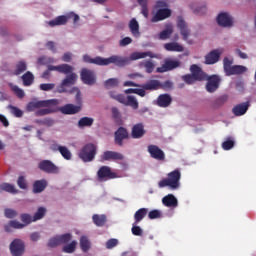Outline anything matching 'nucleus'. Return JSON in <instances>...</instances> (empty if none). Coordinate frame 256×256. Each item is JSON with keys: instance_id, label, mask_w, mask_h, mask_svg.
<instances>
[{"instance_id": "obj_52", "label": "nucleus", "mask_w": 256, "mask_h": 256, "mask_svg": "<svg viewBox=\"0 0 256 256\" xmlns=\"http://www.w3.org/2000/svg\"><path fill=\"white\" fill-rule=\"evenodd\" d=\"M132 235H135L136 237H143V229L138 226V224H135V222L132 224Z\"/></svg>"}, {"instance_id": "obj_12", "label": "nucleus", "mask_w": 256, "mask_h": 256, "mask_svg": "<svg viewBox=\"0 0 256 256\" xmlns=\"http://www.w3.org/2000/svg\"><path fill=\"white\" fill-rule=\"evenodd\" d=\"M181 65L179 60H166L161 67L156 69L157 73H167V71H173V69H177Z\"/></svg>"}, {"instance_id": "obj_35", "label": "nucleus", "mask_w": 256, "mask_h": 256, "mask_svg": "<svg viewBox=\"0 0 256 256\" xmlns=\"http://www.w3.org/2000/svg\"><path fill=\"white\" fill-rule=\"evenodd\" d=\"M22 81L25 87H29L33 85V82L35 81V76H33V73L28 71L22 76Z\"/></svg>"}, {"instance_id": "obj_39", "label": "nucleus", "mask_w": 256, "mask_h": 256, "mask_svg": "<svg viewBox=\"0 0 256 256\" xmlns=\"http://www.w3.org/2000/svg\"><path fill=\"white\" fill-rule=\"evenodd\" d=\"M80 247L84 253H87L91 249V242L87 236H81L80 238Z\"/></svg>"}, {"instance_id": "obj_8", "label": "nucleus", "mask_w": 256, "mask_h": 256, "mask_svg": "<svg viewBox=\"0 0 256 256\" xmlns=\"http://www.w3.org/2000/svg\"><path fill=\"white\" fill-rule=\"evenodd\" d=\"M81 81L85 85H95L97 81V76H95V72L91 69L82 68L80 72Z\"/></svg>"}, {"instance_id": "obj_10", "label": "nucleus", "mask_w": 256, "mask_h": 256, "mask_svg": "<svg viewBox=\"0 0 256 256\" xmlns=\"http://www.w3.org/2000/svg\"><path fill=\"white\" fill-rule=\"evenodd\" d=\"M148 153L152 159L156 161H164L165 160V152L159 148L157 145H149L147 148Z\"/></svg>"}, {"instance_id": "obj_48", "label": "nucleus", "mask_w": 256, "mask_h": 256, "mask_svg": "<svg viewBox=\"0 0 256 256\" xmlns=\"http://www.w3.org/2000/svg\"><path fill=\"white\" fill-rule=\"evenodd\" d=\"M7 109H9L11 115H14V117H23V112L17 106L8 105Z\"/></svg>"}, {"instance_id": "obj_17", "label": "nucleus", "mask_w": 256, "mask_h": 256, "mask_svg": "<svg viewBox=\"0 0 256 256\" xmlns=\"http://www.w3.org/2000/svg\"><path fill=\"white\" fill-rule=\"evenodd\" d=\"M146 133L145 125H143V123H137L132 127L131 137L132 139H142V137H145Z\"/></svg>"}, {"instance_id": "obj_45", "label": "nucleus", "mask_w": 256, "mask_h": 256, "mask_svg": "<svg viewBox=\"0 0 256 256\" xmlns=\"http://www.w3.org/2000/svg\"><path fill=\"white\" fill-rule=\"evenodd\" d=\"M45 213H47V209L45 207H39L36 213L33 216V221H39L45 217Z\"/></svg>"}, {"instance_id": "obj_24", "label": "nucleus", "mask_w": 256, "mask_h": 256, "mask_svg": "<svg viewBox=\"0 0 256 256\" xmlns=\"http://www.w3.org/2000/svg\"><path fill=\"white\" fill-rule=\"evenodd\" d=\"M47 189V180H36L33 183V193H43Z\"/></svg>"}, {"instance_id": "obj_15", "label": "nucleus", "mask_w": 256, "mask_h": 256, "mask_svg": "<svg viewBox=\"0 0 256 256\" xmlns=\"http://www.w3.org/2000/svg\"><path fill=\"white\" fill-rule=\"evenodd\" d=\"M222 54H223V50H220V49L212 50L210 53H208L205 56L206 65H215V63L219 61Z\"/></svg>"}, {"instance_id": "obj_62", "label": "nucleus", "mask_w": 256, "mask_h": 256, "mask_svg": "<svg viewBox=\"0 0 256 256\" xmlns=\"http://www.w3.org/2000/svg\"><path fill=\"white\" fill-rule=\"evenodd\" d=\"M149 219H161V211L159 210H151L148 213Z\"/></svg>"}, {"instance_id": "obj_61", "label": "nucleus", "mask_w": 256, "mask_h": 256, "mask_svg": "<svg viewBox=\"0 0 256 256\" xmlns=\"http://www.w3.org/2000/svg\"><path fill=\"white\" fill-rule=\"evenodd\" d=\"M69 93H76V103H78V105H81V91L79 90V88L74 87L69 91Z\"/></svg>"}, {"instance_id": "obj_59", "label": "nucleus", "mask_w": 256, "mask_h": 256, "mask_svg": "<svg viewBox=\"0 0 256 256\" xmlns=\"http://www.w3.org/2000/svg\"><path fill=\"white\" fill-rule=\"evenodd\" d=\"M182 80L184 81V83H187V85H193V83L197 81L193 74H186L182 76Z\"/></svg>"}, {"instance_id": "obj_34", "label": "nucleus", "mask_w": 256, "mask_h": 256, "mask_svg": "<svg viewBox=\"0 0 256 256\" xmlns=\"http://www.w3.org/2000/svg\"><path fill=\"white\" fill-rule=\"evenodd\" d=\"M2 191H6V193H11L12 195H17L19 193V190L15 188V185L10 183H2L0 184V193Z\"/></svg>"}, {"instance_id": "obj_60", "label": "nucleus", "mask_w": 256, "mask_h": 256, "mask_svg": "<svg viewBox=\"0 0 256 256\" xmlns=\"http://www.w3.org/2000/svg\"><path fill=\"white\" fill-rule=\"evenodd\" d=\"M17 185H18L19 189H27V179H25V176L18 177Z\"/></svg>"}, {"instance_id": "obj_40", "label": "nucleus", "mask_w": 256, "mask_h": 256, "mask_svg": "<svg viewBox=\"0 0 256 256\" xmlns=\"http://www.w3.org/2000/svg\"><path fill=\"white\" fill-rule=\"evenodd\" d=\"M27 71V63L25 61H19L16 64V69L14 70L13 75H21L22 73H25Z\"/></svg>"}, {"instance_id": "obj_38", "label": "nucleus", "mask_w": 256, "mask_h": 256, "mask_svg": "<svg viewBox=\"0 0 256 256\" xmlns=\"http://www.w3.org/2000/svg\"><path fill=\"white\" fill-rule=\"evenodd\" d=\"M122 105H128L129 107H132V109H139V102H137L135 96H128L125 98V103H122Z\"/></svg>"}, {"instance_id": "obj_20", "label": "nucleus", "mask_w": 256, "mask_h": 256, "mask_svg": "<svg viewBox=\"0 0 256 256\" xmlns=\"http://www.w3.org/2000/svg\"><path fill=\"white\" fill-rule=\"evenodd\" d=\"M247 111H249V102L240 103L232 109V113L235 117H241L242 115H245Z\"/></svg>"}, {"instance_id": "obj_21", "label": "nucleus", "mask_w": 256, "mask_h": 256, "mask_svg": "<svg viewBox=\"0 0 256 256\" xmlns=\"http://www.w3.org/2000/svg\"><path fill=\"white\" fill-rule=\"evenodd\" d=\"M167 17H171V10L167 8L159 9L156 15L152 17V23L163 21V19H167Z\"/></svg>"}, {"instance_id": "obj_58", "label": "nucleus", "mask_w": 256, "mask_h": 256, "mask_svg": "<svg viewBox=\"0 0 256 256\" xmlns=\"http://www.w3.org/2000/svg\"><path fill=\"white\" fill-rule=\"evenodd\" d=\"M71 237L72 236L70 233L59 235L58 239L60 240V245H65V243H69L71 241Z\"/></svg>"}, {"instance_id": "obj_16", "label": "nucleus", "mask_w": 256, "mask_h": 256, "mask_svg": "<svg viewBox=\"0 0 256 256\" xmlns=\"http://www.w3.org/2000/svg\"><path fill=\"white\" fill-rule=\"evenodd\" d=\"M217 23L220 27H233V18L227 12H222L217 17Z\"/></svg>"}, {"instance_id": "obj_14", "label": "nucleus", "mask_w": 256, "mask_h": 256, "mask_svg": "<svg viewBox=\"0 0 256 256\" xmlns=\"http://www.w3.org/2000/svg\"><path fill=\"white\" fill-rule=\"evenodd\" d=\"M177 27L180 31V35L183 37V40L187 41L191 36V30L189 29V26H187L185 20H183V17H178Z\"/></svg>"}, {"instance_id": "obj_43", "label": "nucleus", "mask_w": 256, "mask_h": 256, "mask_svg": "<svg viewBox=\"0 0 256 256\" xmlns=\"http://www.w3.org/2000/svg\"><path fill=\"white\" fill-rule=\"evenodd\" d=\"M58 73H63L64 75H69L73 73V68L69 64L58 65Z\"/></svg>"}, {"instance_id": "obj_64", "label": "nucleus", "mask_w": 256, "mask_h": 256, "mask_svg": "<svg viewBox=\"0 0 256 256\" xmlns=\"http://www.w3.org/2000/svg\"><path fill=\"white\" fill-rule=\"evenodd\" d=\"M40 89H41V91H51V90L55 89V84H53V83L40 84Z\"/></svg>"}, {"instance_id": "obj_55", "label": "nucleus", "mask_w": 256, "mask_h": 256, "mask_svg": "<svg viewBox=\"0 0 256 256\" xmlns=\"http://www.w3.org/2000/svg\"><path fill=\"white\" fill-rule=\"evenodd\" d=\"M75 247H77V242L72 241L70 244H67L66 246L63 247V251L64 253H74Z\"/></svg>"}, {"instance_id": "obj_28", "label": "nucleus", "mask_w": 256, "mask_h": 256, "mask_svg": "<svg viewBox=\"0 0 256 256\" xmlns=\"http://www.w3.org/2000/svg\"><path fill=\"white\" fill-rule=\"evenodd\" d=\"M164 49L166 51H174L176 53H183L184 51L183 46L177 42H170V43L164 44Z\"/></svg>"}, {"instance_id": "obj_27", "label": "nucleus", "mask_w": 256, "mask_h": 256, "mask_svg": "<svg viewBox=\"0 0 256 256\" xmlns=\"http://www.w3.org/2000/svg\"><path fill=\"white\" fill-rule=\"evenodd\" d=\"M141 87L146 91H157V89H161V82L159 80H150Z\"/></svg>"}, {"instance_id": "obj_57", "label": "nucleus", "mask_w": 256, "mask_h": 256, "mask_svg": "<svg viewBox=\"0 0 256 256\" xmlns=\"http://www.w3.org/2000/svg\"><path fill=\"white\" fill-rule=\"evenodd\" d=\"M53 113V109L51 108H43L39 109L38 111L35 112L36 117H43L45 115H49Z\"/></svg>"}, {"instance_id": "obj_2", "label": "nucleus", "mask_w": 256, "mask_h": 256, "mask_svg": "<svg viewBox=\"0 0 256 256\" xmlns=\"http://www.w3.org/2000/svg\"><path fill=\"white\" fill-rule=\"evenodd\" d=\"M95 155H97V146L93 143L84 145L78 152L79 159L84 163H91L95 159Z\"/></svg>"}, {"instance_id": "obj_23", "label": "nucleus", "mask_w": 256, "mask_h": 256, "mask_svg": "<svg viewBox=\"0 0 256 256\" xmlns=\"http://www.w3.org/2000/svg\"><path fill=\"white\" fill-rule=\"evenodd\" d=\"M69 21V17L68 16H65V15H61V16H58L56 17L55 19L53 20H50L48 22V25L50 27H57L59 25H67V22Z\"/></svg>"}, {"instance_id": "obj_26", "label": "nucleus", "mask_w": 256, "mask_h": 256, "mask_svg": "<svg viewBox=\"0 0 256 256\" xmlns=\"http://www.w3.org/2000/svg\"><path fill=\"white\" fill-rule=\"evenodd\" d=\"M147 213H149L148 208H140L134 214V223L139 224L145 217H147Z\"/></svg>"}, {"instance_id": "obj_47", "label": "nucleus", "mask_w": 256, "mask_h": 256, "mask_svg": "<svg viewBox=\"0 0 256 256\" xmlns=\"http://www.w3.org/2000/svg\"><path fill=\"white\" fill-rule=\"evenodd\" d=\"M228 100H229V96H227V95H222V96L218 97V98L214 101L213 105H214V107H216L217 109H219V107H223V105L225 104V102L228 101Z\"/></svg>"}, {"instance_id": "obj_32", "label": "nucleus", "mask_w": 256, "mask_h": 256, "mask_svg": "<svg viewBox=\"0 0 256 256\" xmlns=\"http://www.w3.org/2000/svg\"><path fill=\"white\" fill-rule=\"evenodd\" d=\"M145 57H151L153 59V57H155V55H153V52H151V51H148V52H133L130 55L131 61H137L138 59H145Z\"/></svg>"}, {"instance_id": "obj_19", "label": "nucleus", "mask_w": 256, "mask_h": 256, "mask_svg": "<svg viewBox=\"0 0 256 256\" xmlns=\"http://www.w3.org/2000/svg\"><path fill=\"white\" fill-rule=\"evenodd\" d=\"M81 111V105L66 104L60 107V113L63 115H77Z\"/></svg>"}, {"instance_id": "obj_6", "label": "nucleus", "mask_w": 256, "mask_h": 256, "mask_svg": "<svg viewBox=\"0 0 256 256\" xmlns=\"http://www.w3.org/2000/svg\"><path fill=\"white\" fill-rule=\"evenodd\" d=\"M205 81H207L205 89L208 93H215L221 85V78L218 75L206 76Z\"/></svg>"}, {"instance_id": "obj_36", "label": "nucleus", "mask_w": 256, "mask_h": 256, "mask_svg": "<svg viewBox=\"0 0 256 256\" xmlns=\"http://www.w3.org/2000/svg\"><path fill=\"white\" fill-rule=\"evenodd\" d=\"M11 227H13V229H23L25 224H21L17 220H11L7 225L4 226V229L7 233H9L11 231Z\"/></svg>"}, {"instance_id": "obj_56", "label": "nucleus", "mask_w": 256, "mask_h": 256, "mask_svg": "<svg viewBox=\"0 0 256 256\" xmlns=\"http://www.w3.org/2000/svg\"><path fill=\"white\" fill-rule=\"evenodd\" d=\"M173 34V28H167L160 32L159 38L162 40L169 39L171 35Z\"/></svg>"}, {"instance_id": "obj_11", "label": "nucleus", "mask_w": 256, "mask_h": 256, "mask_svg": "<svg viewBox=\"0 0 256 256\" xmlns=\"http://www.w3.org/2000/svg\"><path fill=\"white\" fill-rule=\"evenodd\" d=\"M10 251L13 256H21L25 253V244L20 239H15L10 244Z\"/></svg>"}, {"instance_id": "obj_42", "label": "nucleus", "mask_w": 256, "mask_h": 256, "mask_svg": "<svg viewBox=\"0 0 256 256\" xmlns=\"http://www.w3.org/2000/svg\"><path fill=\"white\" fill-rule=\"evenodd\" d=\"M138 5L142 7L141 13L144 15L146 18L149 17V0H137Z\"/></svg>"}, {"instance_id": "obj_63", "label": "nucleus", "mask_w": 256, "mask_h": 256, "mask_svg": "<svg viewBox=\"0 0 256 256\" xmlns=\"http://www.w3.org/2000/svg\"><path fill=\"white\" fill-rule=\"evenodd\" d=\"M61 245V242L59 240V236L53 237L48 242V247H57Z\"/></svg>"}, {"instance_id": "obj_9", "label": "nucleus", "mask_w": 256, "mask_h": 256, "mask_svg": "<svg viewBox=\"0 0 256 256\" xmlns=\"http://www.w3.org/2000/svg\"><path fill=\"white\" fill-rule=\"evenodd\" d=\"M125 139H129V131H127V128L120 126L114 133L115 144L119 147H123V141H125Z\"/></svg>"}, {"instance_id": "obj_41", "label": "nucleus", "mask_w": 256, "mask_h": 256, "mask_svg": "<svg viewBox=\"0 0 256 256\" xmlns=\"http://www.w3.org/2000/svg\"><path fill=\"white\" fill-rule=\"evenodd\" d=\"M75 81H77V74L71 73L62 81V85L69 87V85H75Z\"/></svg>"}, {"instance_id": "obj_46", "label": "nucleus", "mask_w": 256, "mask_h": 256, "mask_svg": "<svg viewBox=\"0 0 256 256\" xmlns=\"http://www.w3.org/2000/svg\"><path fill=\"white\" fill-rule=\"evenodd\" d=\"M109 95L111 99H114V101H118V103H125V95L119 94L116 91H110Z\"/></svg>"}, {"instance_id": "obj_25", "label": "nucleus", "mask_w": 256, "mask_h": 256, "mask_svg": "<svg viewBox=\"0 0 256 256\" xmlns=\"http://www.w3.org/2000/svg\"><path fill=\"white\" fill-rule=\"evenodd\" d=\"M129 29L133 37H141V32L139 31V22H137V19L132 18L130 20Z\"/></svg>"}, {"instance_id": "obj_44", "label": "nucleus", "mask_w": 256, "mask_h": 256, "mask_svg": "<svg viewBox=\"0 0 256 256\" xmlns=\"http://www.w3.org/2000/svg\"><path fill=\"white\" fill-rule=\"evenodd\" d=\"M59 153L62 155L64 159H66V161H71L73 157V154H71V151L66 146H62V148H60Z\"/></svg>"}, {"instance_id": "obj_31", "label": "nucleus", "mask_w": 256, "mask_h": 256, "mask_svg": "<svg viewBox=\"0 0 256 256\" xmlns=\"http://www.w3.org/2000/svg\"><path fill=\"white\" fill-rule=\"evenodd\" d=\"M245 71H247V67L241 65H234L228 70L226 75L228 77H231V75H241L242 73H245Z\"/></svg>"}, {"instance_id": "obj_29", "label": "nucleus", "mask_w": 256, "mask_h": 256, "mask_svg": "<svg viewBox=\"0 0 256 256\" xmlns=\"http://www.w3.org/2000/svg\"><path fill=\"white\" fill-rule=\"evenodd\" d=\"M92 221L96 227H105V223H107V216L104 214H94L92 216Z\"/></svg>"}, {"instance_id": "obj_13", "label": "nucleus", "mask_w": 256, "mask_h": 256, "mask_svg": "<svg viewBox=\"0 0 256 256\" xmlns=\"http://www.w3.org/2000/svg\"><path fill=\"white\" fill-rule=\"evenodd\" d=\"M100 159L101 161H123L125 156L119 152L107 150L103 153Z\"/></svg>"}, {"instance_id": "obj_1", "label": "nucleus", "mask_w": 256, "mask_h": 256, "mask_svg": "<svg viewBox=\"0 0 256 256\" xmlns=\"http://www.w3.org/2000/svg\"><path fill=\"white\" fill-rule=\"evenodd\" d=\"M159 189L169 187L172 191H177L181 187V170L176 169L167 174V178L158 183Z\"/></svg>"}, {"instance_id": "obj_4", "label": "nucleus", "mask_w": 256, "mask_h": 256, "mask_svg": "<svg viewBox=\"0 0 256 256\" xmlns=\"http://www.w3.org/2000/svg\"><path fill=\"white\" fill-rule=\"evenodd\" d=\"M38 169L50 175H59L61 170L51 160H42L38 163Z\"/></svg>"}, {"instance_id": "obj_5", "label": "nucleus", "mask_w": 256, "mask_h": 256, "mask_svg": "<svg viewBox=\"0 0 256 256\" xmlns=\"http://www.w3.org/2000/svg\"><path fill=\"white\" fill-rule=\"evenodd\" d=\"M111 64L116 65V67H125V65H127V58L117 55H113L109 58H102V67Z\"/></svg>"}, {"instance_id": "obj_53", "label": "nucleus", "mask_w": 256, "mask_h": 256, "mask_svg": "<svg viewBox=\"0 0 256 256\" xmlns=\"http://www.w3.org/2000/svg\"><path fill=\"white\" fill-rule=\"evenodd\" d=\"M4 215L7 219H15V217H17V215H19V213H17V211L14 209L6 208L4 210Z\"/></svg>"}, {"instance_id": "obj_37", "label": "nucleus", "mask_w": 256, "mask_h": 256, "mask_svg": "<svg viewBox=\"0 0 256 256\" xmlns=\"http://www.w3.org/2000/svg\"><path fill=\"white\" fill-rule=\"evenodd\" d=\"M94 122H95V120L93 118H91V117H82L78 121V127L80 129H83V127H91Z\"/></svg>"}, {"instance_id": "obj_22", "label": "nucleus", "mask_w": 256, "mask_h": 256, "mask_svg": "<svg viewBox=\"0 0 256 256\" xmlns=\"http://www.w3.org/2000/svg\"><path fill=\"white\" fill-rule=\"evenodd\" d=\"M173 103V98L169 94H160L157 98L158 107H169Z\"/></svg>"}, {"instance_id": "obj_51", "label": "nucleus", "mask_w": 256, "mask_h": 256, "mask_svg": "<svg viewBox=\"0 0 256 256\" xmlns=\"http://www.w3.org/2000/svg\"><path fill=\"white\" fill-rule=\"evenodd\" d=\"M233 147H235V141H233L231 138H228L222 143V149H224V151H231Z\"/></svg>"}, {"instance_id": "obj_50", "label": "nucleus", "mask_w": 256, "mask_h": 256, "mask_svg": "<svg viewBox=\"0 0 256 256\" xmlns=\"http://www.w3.org/2000/svg\"><path fill=\"white\" fill-rule=\"evenodd\" d=\"M119 85V79L117 78H110L104 82V87L106 89H111L113 87H117Z\"/></svg>"}, {"instance_id": "obj_30", "label": "nucleus", "mask_w": 256, "mask_h": 256, "mask_svg": "<svg viewBox=\"0 0 256 256\" xmlns=\"http://www.w3.org/2000/svg\"><path fill=\"white\" fill-rule=\"evenodd\" d=\"M162 203L165 205V207H177L178 205V201L173 194L166 195L162 199Z\"/></svg>"}, {"instance_id": "obj_49", "label": "nucleus", "mask_w": 256, "mask_h": 256, "mask_svg": "<svg viewBox=\"0 0 256 256\" xmlns=\"http://www.w3.org/2000/svg\"><path fill=\"white\" fill-rule=\"evenodd\" d=\"M141 67L146 69V73H151L155 70V64L151 60H146L141 63Z\"/></svg>"}, {"instance_id": "obj_54", "label": "nucleus", "mask_w": 256, "mask_h": 256, "mask_svg": "<svg viewBox=\"0 0 256 256\" xmlns=\"http://www.w3.org/2000/svg\"><path fill=\"white\" fill-rule=\"evenodd\" d=\"M223 67L224 71L227 74L229 70L233 67V59H229L228 57H225L223 60Z\"/></svg>"}, {"instance_id": "obj_3", "label": "nucleus", "mask_w": 256, "mask_h": 256, "mask_svg": "<svg viewBox=\"0 0 256 256\" xmlns=\"http://www.w3.org/2000/svg\"><path fill=\"white\" fill-rule=\"evenodd\" d=\"M119 175L116 172H112L111 167L101 166L97 171V179L100 182L111 181V179H117Z\"/></svg>"}, {"instance_id": "obj_33", "label": "nucleus", "mask_w": 256, "mask_h": 256, "mask_svg": "<svg viewBox=\"0 0 256 256\" xmlns=\"http://www.w3.org/2000/svg\"><path fill=\"white\" fill-rule=\"evenodd\" d=\"M83 61H84V63H90L93 65H99L100 67H103V57H101V56L91 58V56L86 54L83 56Z\"/></svg>"}, {"instance_id": "obj_7", "label": "nucleus", "mask_w": 256, "mask_h": 256, "mask_svg": "<svg viewBox=\"0 0 256 256\" xmlns=\"http://www.w3.org/2000/svg\"><path fill=\"white\" fill-rule=\"evenodd\" d=\"M51 105H57V100H41V101H33L29 102L26 106V111L32 112L35 111V109H41L43 107H49Z\"/></svg>"}, {"instance_id": "obj_18", "label": "nucleus", "mask_w": 256, "mask_h": 256, "mask_svg": "<svg viewBox=\"0 0 256 256\" xmlns=\"http://www.w3.org/2000/svg\"><path fill=\"white\" fill-rule=\"evenodd\" d=\"M190 71L196 81H205L208 77L207 73H205L201 67H198L196 64L190 66Z\"/></svg>"}]
</instances>
